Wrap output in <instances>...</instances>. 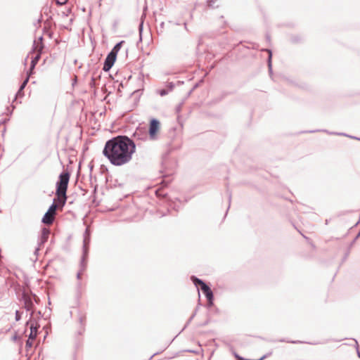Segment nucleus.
<instances>
[{
  "label": "nucleus",
  "instance_id": "f257e3e1",
  "mask_svg": "<svg viewBox=\"0 0 360 360\" xmlns=\"http://www.w3.org/2000/svg\"><path fill=\"white\" fill-rule=\"evenodd\" d=\"M136 152V144L126 135H118L108 140L103 149V155L114 166H122L129 162Z\"/></svg>",
  "mask_w": 360,
  "mask_h": 360
},
{
  "label": "nucleus",
  "instance_id": "f03ea898",
  "mask_svg": "<svg viewBox=\"0 0 360 360\" xmlns=\"http://www.w3.org/2000/svg\"><path fill=\"white\" fill-rule=\"evenodd\" d=\"M70 177V174L68 171L63 172L60 174L56 184V195L57 196V199L61 203L62 207H63L66 202V193L68 187Z\"/></svg>",
  "mask_w": 360,
  "mask_h": 360
},
{
  "label": "nucleus",
  "instance_id": "7ed1b4c3",
  "mask_svg": "<svg viewBox=\"0 0 360 360\" xmlns=\"http://www.w3.org/2000/svg\"><path fill=\"white\" fill-rule=\"evenodd\" d=\"M90 243V233L89 232V228H86L84 233L83 240V248H82V256L79 264L80 270L77 274V278L81 279L82 273L86 267V260L89 255V246Z\"/></svg>",
  "mask_w": 360,
  "mask_h": 360
},
{
  "label": "nucleus",
  "instance_id": "20e7f679",
  "mask_svg": "<svg viewBox=\"0 0 360 360\" xmlns=\"http://www.w3.org/2000/svg\"><path fill=\"white\" fill-rule=\"evenodd\" d=\"M191 280L193 282V283L195 285V286L197 288L199 295H200V292H199L198 287L200 286L202 292L205 295L207 300L214 297V294H213L212 289L204 281L196 277L195 276H191Z\"/></svg>",
  "mask_w": 360,
  "mask_h": 360
},
{
  "label": "nucleus",
  "instance_id": "39448f33",
  "mask_svg": "<svg viewBox=\"0 0 360 360\" xmlns=\"http://www.w3.org/2000/svg\"><path fill=\"white\" fill-rule=\"evenodd\" d=\"M57 198H54L53 203L49 206L46 212L44 214L41 222L46 225H51L54 221V217L56 214V210L58 205L56 204Z\"/></svg>",
  "mask_w": 360,
  "mask_h": 360
},
{
  "label": "nucleus",
  "instance_id": "423d86ee",
  "mask_svg": "<svg viewBox=\"0 0 360 360\" xmlns=\"http://www.w3.org/2000/svg\"><path fill=\"white\" fill-rule=\"evenodd\" d=\"M160 122L156 118H152L149 122V129L148 135L151 140L157 139V134L160 129Z\"/></svg>",
  "mask_w": 360,
  "mask_h": 360
},
{
  "label": "nucleus",
  "instance_id": "0eeeda50",
  "mask_svg": "<svg viewBox=\"0 0 360 360\" xmlns=\"http://www.w3.org/2000/svg\"><path fill=\"white\" fill-rule=\"evenodd\" d=\"M116 59L117 56L113 55L112 53L109 52L103 63V70L104 72H108L115 64Z\"/></svg>",
  "mask_w": 360,
  "mask_h": 360
},
{
  "label": "nucleus",
  "instance_id": "6e6552de",
  "mask_svg": "<svg viewBox=\"0 0 360 360\" xmlns=\"http://www.w3.org/2000/svg\"><path fill=\"white\" fill-rule=\"evenodd\" d=\"M37 326H34L33 323L30 326V333L29 334L28 339L26 341L25 347L27 349L31 348L32 346V341L35 340L37 335Z\"/></svg>",
  "mask_w": 360,
  "mask_h": 360
},
{
  "label": "nucleus",
  "instance_id": "1a4fd4ad",
  "mask_svg": "<svg viewBox=\"0 0 360 360\" xmlns=\"http://www.w3.org/2000/svg\"><path fill=\"white\" fill-rule=\"evenodd\" d=\"M50 229L46 227H43L41 231V235L38 239V245L41 246L48 240L50 234Z\"/></svg>",
  "mask_w": 360,
  "mask_h": 360
},
{
  "label": "nucleus",
  "instance_id": "9d476101",
  "mask_svg": "<svg viewBox=\"0 0 360 360\" xmlns=\"http://www.w3.org/2000/svg\"><path fill=\"white\" fill-rule=\"evenodd\" d=\"M40 58H41V52H39L34 58H32L31 63H30V69L27 72V75H29V77L33 74V70L35 68V66L37 64L38 61L39 60Z\"/></svg>",
  "mask_w": 360,
  "mask_h": 360
},
{
  "label": "nucleus",
  "instance_id": "9b49d317",
  "mask_svg": "<svg viewBox=\"0 0 360 360\" xmlns=\"http://www.w3.org/2000/svg\"><path fill=\"white\" fill-rule=\"evenodd\" d=\"M148 134L141 129H137L133 134V137L136 140L146 141L148 139Z\"/></svg>",
  "mask_w": 360,
  "mask_h": 360
},
{
  "label": "nucleus",
  "instance_id": "f8f14e48",
  "mask_svg": "<svg viewBox=\"0 0 360 360\" xmlns=\"http://www.w3.org/2000/svg\"><path fill=\"white\" fill-rule=\"evenodd\" d=\"M30 77L29 75L27 76V77L25 79V80L21 83L17 93L15 94V100L18 97H22L24 96V89L25 86H27L28 82H29Z\"/></svg>",
  "mask_w": 360,
  "mask_h": 360
},
{
  "label": "nucleus",
  "instance_id": "ddd939ff",
  "mask_svg": "<svg viewBox=\"0 0 360 360\" xmlns=\"http://www.w3.org/2000/svg\"><path fill=\"white\" fill-rule=\"evenodd\" d=\"M23 299H24V305H25L24 307H25V309L27 311H31L32 309L34 307V304H33L32 299L30 297H25V296H23Z\"/></svg>",
  "mask_w": 360,
  "mask_h": 360
},
{
  "label": "nucleus",
  "instance_id": "4468645a",
  "mask_svg": "<svg viewBox=\"0 0 360 360\" xmlns=\"http://www.w3.org/2000/svg\"><path fill=\"white\" fill-rule=\"evenodd\" d=\"M124 43V41H120L118 43H117L114 47L112 49V50L110 51V53H112L113 55L116 56L117 55V53L122 48V44Z\"/></svg>",
  "mask_w": 360,
  "mask_h": 360
},
{
  "label": "nucleus",
  "instance_id": "2eb2a0df",
  "mask_svg": "<svg viewBox=\"0 0 360 360\" xmlns=\"http://www.w3.org/2000/svg\"><path fill=\"white\" fill-rule=\"evenodd\" d=\"M266 51H267L269 56H268V58H267V63H268V68H269V73L271 74L272 73V63H271V58H272V51L271 49H266Z\"/></svg>",
  "mask_w": 360,
  "mask_h": 360
},
{
  "label": "nucleus",
  "instance_id": "dca6fc26",
  "mask_svg": "<svg viewBox=\"0 0 360 360\" xmlns=\"http://www.w3.org/2000/svg\"><path fill=\"white\" fill-rule=\"evenodd\" d=\"M79 323H80L81 326H82V328H81L78 330V334L82 335L85 330V328H84V322H85L86 318H85V316H80L79 318Z\"/></svg>",
  "mask_w": 360,
  "mask_h": 360
},
{
  "label": "nucleus",
  "instance_id": "f3484780",
  "mask_svg": "<svg viewBox=\"0 0 360 360\" xmlns=\"http://www.w3.org/2000/svg\"><path fill=\"white\" fill-rule=\"evenodd\" d=\"M278 341L281 342H289L292 344L307 343L306 342H302L300 340H288L284 338L280 339Z\"/></svg>",
  "mask_w": 360,
  "mask_h": 360
},
{
  "label": "nucleus",
  "instance_id": "a211bd4d",
  "mask_svg": "<svg viewBox=\"0 0 360 360\" xmlns=\"http://www.w3.org/2000/svg\"><path fill=\"white\" fill-rule=\"evenodd\" d=\"M219 0H207V6L210 8H214L215 7H217V6H215V4Z\"/></svg>",
  "mask_w": 360,
  "mask_h": 360
},
{
  "label": "nucleus",
  "instance_id": "6ab92c4d",
  "mask_svg": "<svg viewBox=\"0 0 360 360\" xmlns=\"http://www.w3.org/2000/svg\"><path fill=\"white\" fill-rule=\"evenodd\" d=\"M198 309V307H196V309H195V311L193 313V314H192V315L191 316V317L188 319V320L187 321V322H186V325H185L184 328H183V330H184V328H186L189 325V323L191 322V321L193 320V319L195 317V314H196V312H197Z\"/></svg>",
  "mask_w": 360,
  "mask_h": 360
},
{
  "label": "nucleus",
  "instance_id": "aec40b11",
  "mask_svg": "<svg viewBox=\"0 0 360 360\" xmlns=\"http://www.w3.org/2000/svg\"><path fill=\"white\" fill-rule=\"evenodd\" d=\"M302 39L300 36H292L290 37V41L293 44H296V43H299L300 41H301Z\"/></svg>",
  "mask_w": 360,
  "mask_h": 360
},
{
  "label": "nucleus",
  "instance_id": "412c9836",
  "mask_svg": "<svg viewBox=\"0 0 360 360\" xmlns=\"http://www.w3.org/2000/svg\"><path fill=\"white\" fill-rule=\"evenodd\" d=\"M329 134H337V135H339V136H349L352 139H357V140H360V138H357L356 136H349L345 133H332V132H330Z\"/></svg>",
  "mask_w": 360,
  "mask_h": 360
},
{
  "label": "nucleus",
  "instance_id": "4be33fe9",
  "mask_svg": "<svg viewBox=\"0 0 360 360\" xmlns=\"http://www.w3.org/2000/svg\"><path fill=\"white\" fill-rule=\"evenodd\" d=\"M158 94L161 96H165L166 95L168 94L169 93V91L166 89H159L158 91Z\"/></svg>",
  "mask_w": 360,
  "mask_h": 360
},
{
  "label": "nucleus",
  "instance_id": "5701e85b",
  "mask_svg": "<svg viewBox=\"0 0 360 360\" xmlns=\"http://www.w3.org/2000/svg\"><path fill=\"white\" fill-rule=\"evenodd\" d=\"M143 25V22H141L139 25V35H140L139 40L140 41L142 40Z\"/></svg>",
  "mask_w": 360,
  "mask_h": 360
},
{
  "label": "nucleus",
  "instance_id": "b1692460",
  "mask_svg": "<svg viewBox=\"0 0 360 360\" xmlns=\"http://www.w3.org/2000/svg\"><path fill=\"white\" fill-rule=\"evenodd\" d=\"M15 319L17 321H18L21 319V314L18 310L15 311Z\"/></svg>",
  "mask_w": 360,
  "mask_h": 360
},
{
  "label": "nucleus",
  "instance_id": "393cba45",
  "mask_svg": "<svg viewBox=\"0 0 360 360\" xmlns=\"http://www.w3.org/2000/svg\"><path fill=\"white\" fill-rule=\"evenodd\" d=\"M68 0H56V4L58 5V6H63L64 4H65L67 3Z\"/></svg>",
  "mask_w": 360,
  "mask_h": 360
},
{
  "label": "nucleus",
  "instance_id": "a878e982",
  "mask_svg": "<svg viewBox=\"0 0 360 360\" xmlns=\"http://www.w3.org/2000/svg\"><path fill=\"white\" fill-rule=\"evenodd\" d=\"M43 36H40L38 39V40L40 41V47H39V52H41L42 51V49L44 48V45L42 44V41H43Z\"/></svg>",
  "mask_w": 360,
  "mask_h": 360
},
{
  "label": "nucleus",
  "instance_id": "bb28decb",
  "mask_svg": "<svg viewBox=\"0 0 360 360\" xmlns=\"http://www.w3.org/2000/svg\"><path fill=\"white\" fill-rule=\"evenodd\" d=\"M174 86L175 85H174V82H169L167 84V86L168 87L167 90L169 91V92L173 90V89L174 88Z\"/></svg>",
  "mask_w": 360,
  "mask_h": 360
},
{
  "label": "nucleus",
  "instance_id": "cd10ccee",
  "mask_svg": "<svg viewBox=\"0 0 360 360\" xmlns=\"http://www.w3.org/2000/svg\"><path fill=\"white\" fill-rule=\"evenodd\" d=\"M207 305L209 307L213 306L214 304V297H212L210 299H207Z\"/></svg>",
  "mask_w": 360,
  "mask_h": 360
},
{
  "label": "nucleus",
  "instance_id": "c85d7f7f",
  "mask_svg": "<svg viewBox=\"0 0 360 360\" xmlns=\"http://www.w3.org/2000/svg\"><path fill=\"white\" fill-rule=\"evenodd\" d=\"M227 192H228V195H229V207H228V210H229L230 207V203H231V193L229 191Z\"/></svg>",
  "mask_w": 360,
  "mask_h": 360
},
{
  "label": "nucleus",
  "instance_id": "c756f323",
  "mask_svg": "<svg viewBox=\"0 0 360 360\" xmlns=\"http://www.w3.org/2000/svg\"><path fill=\"white\" fill-rule=\"evenodd\" d=\"M18 338H19V336L16 333L12 337V340L13 341H16Z\"/></svg>",
  "mask_w": 360,
  "mask_h": 360
},
{
  "label": "nucleus",
  "instance_id": "7c9ffc66",
  "mask_svg": "<svg viewBox=\"0 0 360 360\" xmlns=\"http://www.w3.org/2000/svg\"><path fill=\"white\" fill-rule=\"evenodd\" d=\"M164 25H165V22H162L160 25V32H162V30L164 29Z\"/></svg>",
  "mask_w": 360,
  "mask_h": 360
},
{
  "label": "nucleus",
  "instance_id": "2f4dec72",
  "mask_svg": "<svg viewBox=\"0 0 360 360\" xmlns=\"http://www.w3.org/2000/svg\"><path fill=\"white\" fill-rule=\"evenodd\" d=\"M349 250H348V251L345 253L343 260H345L347 258V257L349 256Z\"/></svg>",
  "mask_w": 360,
  "mask_h": 360
},
{
  "label": "nucleus",
  "instance_id": "473e14b6",
  "mask_svg": "<svg viewBox=\"0 0 360 360\" xmlns=\"http://www.w3.org/2000/svg\"><path fill=\"white\" fill-rule=\"evenodd\" d=\"M267 356V355H264L262 356L260 359H248V360H264L266 357Z\"/></svg>",
  "mask_w": 360,
  "mask_h": 360
},
{
  "label": "nucleus",
  "instance_id": "72a5a7b5",
  "mask_svg": "<svg viewBox=\"0 0 360 360\" xmlns=\"http://www.w3.org/2000/svg\"><path fill=\"white\" fill-rule=\"evenodd\" d=\"M39 248H40V246L38 245V247L34 250V255H37Z\"/></svg>",
  "mask_w": 360,
  "mask_h": 360
},
{
  "label": "nucleus",
  "instance_id": "f704fd0d",
  "mask_svg": "<svg viewBox=\"0 0 360 360\" xmlns=\"http://www.w3.org/2000/svg\"><path fill=\"white\" fill-rule=\"evenodd\" d=\"M300 87L302 89H307V85L306 84H303L302 85L300 86Z\"/></svg>",
  "mask_w": 360,
  "mask_h": 360
},
{
  "label": "nucleus",
  "instance_id": "c9c22d12",
  "mask_svg": "<svg viewBox=\"0 0 360 360\" xmlns=\"http://www.w3.org/2000/svg\"><path fill=\"white\" fill-rule=\"evenodd\" d=\"M91 84V86H94V85L95 84H94V77H92V79H91V84Z\"/></svg>",
  "mask_w": 360,
  "mask_h": 360
},
{
  "label": "nucleus",
  "instance_id": "e433bc0d",
  "mask_svg": "<svg viewBox=\"0 0 360 360\" xmlns=\"http://www.w3.org/2000/svg\"><path fill=\"white\" fill-rule=\"evenodd\" d=\"M235 357L238 360L240 359V356L237 353H234Z\"/></svg>",
  "mask_w": 360,
  "mask_h": 360
},
{
  "label": "nucleus",
  "instance_id": "4c0bfd02",
  "mask_svg": "<svg viewBox=\"0 0 360 360\" xmlns=\"http://www.w3.org/2000/svg\"><path fill=\"white\" fill-rule=\"evenodd\" d=\"M198 86V83H196V84L193 86V87L192 88V89H193V90H194V89H196Z\"/></svg>",
  "mask_w": 360,
  "mask_h": 360
},
{
  "label": "nucleus",
  "instance_id": "58836bf2",
  "mask_svg": "<svg viewBox=\"0 0 360 360\" xmlns=\"http://www.w3.org/2000/svg\"><path fill=\"white\" fill-rule=\"evenodd\" d=\"M34 300L36 302H37V301L39 300L38 297H37L35 295H34Z\"/></svg>",
  "mask_w": 360,
  "mask_h": 360
},
{
  "label": "nucleus",
  "instance_id": "ea45409f",
  "mask_svg": "<svg viewBox=\"0 0 360 360\" xmlns=\"http://www.w3.org/2000/svg\"><path fill=\"white\" fill-rule=\"evenodd\" d=\"M193 91V90L191 89L188 91V96H189L192 94Z\"/></svg>",
  "mask_w": 360,
  "mask_h": 360
},
{
  "label": "nucleus",
  "instance_id": "a19ab883",
  "mask_svg": "<svg viewBox=\"0 0 360 360\" xmlns=\"http://www.w3.org/2000/svg\"><path fill=\"white\" fill-rule=\"evenodd\" d=\"M238 360H248V359H245L243 357H240V359Z\"/></svg>",
  "mask_w": 360,
  "mask_h": 360
},
{
  "label": "nucleus",
  "instance_id": "79ce46f5",
  "mask_svg": "<svg viewBox=\"0 0 360 360\" xmlns=\"http://www.w3.org/2000/svg\"><path fill=\"white\" fill-rule=\"evenodd\" d=\"M319 130H311V131H309V133H313V132H315V131H318Z\"/></svg>",
  "mask_w": 360,
  "mask_h": 360
},
{
  "label": "nucleus",
  "instance_id": "37998d69",
  "mask_svg": "<svg viewBox=\"0 0 360 360\" xmlns=\"http://www.w3.org/2000/svg\"><path fill=\"white\" fill-rule=\"evenodd\" d=\"M357 355L360 358V352L357 349Z\"/></svg>",
  "mask_w": 360,
  "mask_h": 360
},
{
  "label": "nucleus",
  "instance_id": "c03bdc74",
  "mask_svg": "<svg viewBox=\"0 0 360 360\" xmlns=\"http://www.w3.org/2000/svg\"><path fill=\"white\" fill-rule=\"evenodd\" d=\"M35 43H36V41H34V45H35ZM37 47H35L34 46H33V50H34Z\"/></svg>",
  "mask_w": 360,
  "mask_h": 360
},
{
  "label": "nucleus",
  "instance_id": "a18cd8bd",
  "mask_svg": "<svg viewBox=\"0 0 360 360\" xmlns=\"http://www.w3.org/2000/svg\"><path fill=\"white\" fill-rule=\"evenodd\" d=\"M184 28H185L186 30H187V25H186V22H184Z\"/></svg>",
  "mask_w": 360,
  "mask_h": 360
},
{
  "label": "nucleus",
  "instance_id": "49530a36",
  "mask_svg": "<svg viewBox=\"0 0 360 360\" xmlns=\"http://www.w3.org/2000/svg\"><path fill=\"white\" fill-rule=\"evenodd\" d=\"M41 18H40L38 20L37 22H38V23H40V22H41Z\"/></svg>",
  "mask_w": 360,
  "mask_h": 360
},
{
  "label": "nucleus",
  "instance_id": "de8ad7c7",
  "mask_svg": "<svg viewBox=\"0 0 360 360\" xmlns=\"http://www.w3.org/2000/svg\"><path fill=\"white\" fill-rule=\"evenodd\" d=\"M188 352H193V353H195V351H193V350H188Z\"/></svg>",
  "mask_w": 360,
  "mask_h": 360
},
{
  "label": "nucleus",
  "instance_id": "09e8293b",
  "mask_svg": "<svg viewBox=\"0 0 360 360\" xmlns=\"http://www.w3.org/2000/svg\"><path fill=\"white\" fill-rule=\"evenodd\" d=\"M180 108H181V105H179L178 106V108H177V110H180Z\"/></svg>",
  "mask_w": 360,
  "mask_h": 360
},
{
  "label": "nucleus",
  "instance_id": "8fccbe9b",
  "mask_svg": "<svg viewBox=\"0 0 360 360\" xmlns=\"http://www.w3.org/2000/svg\"><path fill=\"white\" fill-rule=\"evenodd\" d=\"M266 39L267 40H269L270 39V37L269 35L266 36Z\"/></svg>",
  "mask_w": 360,
  "mask_h": 360
},
{
  "label": "nucleus",
  "instance_id": "3c124183",
  "mask_svg": "<svg viewBox=\"0 0 360 360\" xmlns=\"http://www.w3.org/2000/svg\"><path fill=\"white\" fill-rule=\"evenodd\" d=\"M32 316H33V311L31 312L30 317H32Z\"/></svg>",
  "mask_w": 360,
  "mask_h": 360
},
{
  "label": "nucleus",
  "instance_id": "603ef678",
  "mask_svg": "<svg viewBox=\"0 0 360 360\" xmlns=\"http://www.w3.org/2000/svg\"><path fill=\"white\" fill-rule=\"evenodd\" d=\"M52 17L51 16H49V19H47V20H49V19H51Z\"/></svg>",
  "mask_w": 360,
  "mask_h": 360
},
{
  "label": "nucleus",
  "instance_id": "864d4df0",
  "mask_svg": "<svg viewBox=\"0 0 360 360\" xmlns=\"http://www.w3.org/2000/svg\"><path fill=\"white\" fill-rule=\"evenodd\" d=\"M77 79L75 78V80H73V82H76Z\"/></svg>",
  "mask_w": 360,
  "mask_h": 360
}]
</instances>
